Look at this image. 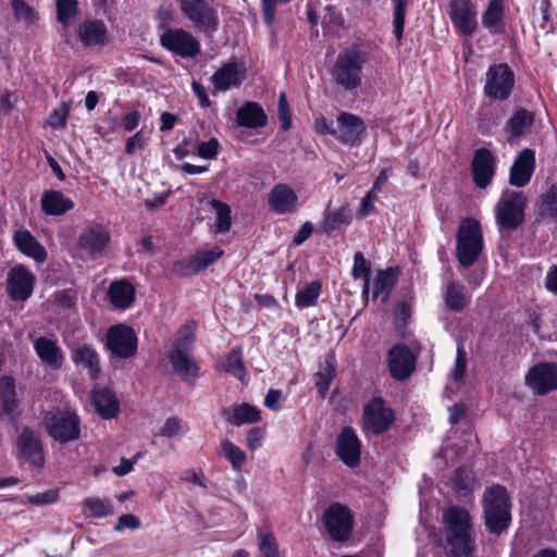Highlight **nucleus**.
Wrapping results in <instances>:
<instances>
[{"label":"nucleus","instance_id":"obj_1","mask_svg":"<svg viewBox=\"0 0 557 557\" xmlns=\"http://www.w3.org/2000/svg\"><path fill=\"white\" fill-rule=\"evenodd\" d=\"M442 522L446 557H473L476 540L470 512L463 507L450 506L443 511Z\"/></svg>","mask_w":557,"mask_h":557},{"label":"nucleus","instance_id":"obj_2","mask_svg":"<svg viewBox=\"0 0 557 557\" xmlns=\"http://www.w3.org/2000/svg\"><path fill=\"white\" fill-rule=\"evenodd\" d=\"M368 53L358 45L344 49L330 71L333 83L343 91H355L362 85V70Z\"/></svg>","mask_w":557,"mask_h":557},{"label":"nucleus","instance_id":"obj_3","mask_svg":"<svg viewBox=\"0 0 557 557\" xmlns=\"http://www.w3.org/2000/svg\"><path fill=\"white\" fill-rule=\"evenodd\" d=\"M456 258L465 267H472L480 258L484 248L481 224L473 218L460 221L456 235Z\"/></svg>","mask_w":557,"mask_h":557},{"label":"nucleus","instance_id":"obj_4","mask_svg":"<svg viewBox=\"0 0 557 557\" xmlns=\"http://www.w3.org/2000/svg\"><path fill=\"white\" fill-rule=\"evenodd\" d=\"M485 525L491 533L500 534L511 521L510 503L507 491L502 485L487 488L483 497Z\"/></svg>","mask_w":557,"mask_h":557},{"label":"nucleus","instance_id":"obj_5","mask_svg":"<svg viewBox=\"0 0 557 557\" xmlns=\"http://www.w3.org/2000/svg\"><path fill=\"white\" fill-rule=\"evenodd\" d=\"M180 11L191 26L211 37L220 25L218 4L214 0H176Z\"/></svg>","mask_w":557,"mask_h":557},{"label":"nucleus","instance_id":"obj_6","mask_svg":"<svg viewBox=\"0 0 557 557\" xmlns=\"http://www.w3.org/2000/svg\"><path fill=\"white\" fill-rule=\"evenodd\" d=\"M528 198L523 191L505 190L495 206L499 230L513 231L524 223Z\"/></svg>","mask_w":557,"mask_h":557},{"label":"nucleus","instance_id":"obj_7","mask_svg":"<svg viewBox=\"0 0 557 557\" xmlns=\"http://www.w3.org/2000/svg\"><path fill=\"white\" fill-rule=\"evenodd\" d=\"M515 87V74L507 63L491 65L485 74L484 95L493 100L509 98Z\"/></svg>","mask_w":557,"mask_h":557},{"label":"nucleus","instance_id":"obj_8","mask_svg":"<svg viewBox=\"0 0 557 557\" xmlns=\"http://www.w3.org/2000/svg\"><path fill=\"white\" fill-rule=\"evenodd\" d=\"M394 421L393 410L380 397L373 398L363 407L362 430L366 434H383L392 426Z\"/></svg>","mask_w":557,"mask_h":557},{"label":"nucleus","instance_id":"obj_9","mask_svg":"<svg viewBox=\"0 0 557 557\" xmlns=\"http://www.w3.org/2000/svg\"><path fill=\"white\" fill-rule=\"evenodd\" d=\"M161 46L184 59H191L199 54L200 42L188 30L183 28H166L160 36Z\"/></svg>","mask_w":557,"mask_h":557},{"label":"nucleus","instance_id":"obj_10","mask_svg":"<svg viewBox=\"0 0 557 557\" xmlns=\"http://www.w3.org/2000/svg\"><path fill=\"white\" fill-rule=\"evenodd\" d=\"M323 524L335 542H345L352 532V516L349 509L339 503H334L327 507L323 513Z\"/></svg>","mask_w":557,"mask_h":557},{"label":"nucleus","instance_id":"obj_11","mask_svg":"<svg viewBox=\"0 0 557 557\" xmlns=\"http://www.w3.org/2000/svg\"><path fill=\"white\" fill-rule=\"evenodd\" d=\"M525 385L535 395H547L557 389V363L539 362L531 367L524 377Z\"/></svg>","mask_w":557,"mask_h":557},{"label":"nucleus","instance_id":"obj_12","mask_svg":"<svg viewBox=\"0 0 557 557\" xmlns=\"http://www.w3.org/2000/svg\"><path fill=\"white\" fill-rule=\"evenodd\" d=\"M106 347L114 357L128 359L137 351V336L129 326L113 325L107 331Z\"/></svg>","mask_w":557,"mask_h":557},{"label":"nucleus","instance_id":"obj_13","mask_svg":"<svg viewBox=\"0 0 557 557\" xmlns=\"http://www.w3.org/2000/svg\"><path fill=\"white\" fill-rule=\"evenodd\" d=\"M448 15L453 25L463 36H471L478 27L476 8L471 0H450Z\"/></svg>","mask_w":557,"mask_h":557},{"label":"nucleus","instance_id":"obj_14","mask_svg":"<svg viewBox=\"0 0 557 557\" xmlns=\"http://www.w3.org/2000/svg\"><path fill=\"white\" fill-rule=\"evenodd\" d=\"M49 434L60 443H67L79 437V419L75 412L59 411L51 417Z\"/></svg>","mask_w":557,"mask_h":557},{"label":"nucleus","instance_id":"obj_15","mask_svg":"<svg viewBox=\"0 0 557 557\" xmlns=\"http://www.w3.org/2000/svg\"><path fill=\"white\" fill-rule=\"evenodd\" d=\"M367 126L356 114L342 112L337 116L335 137L344 145L359 146L366 135Z\"/></svg>","mask_w":557,"mask_h":557},{"label":"nucleus","instance_id":"obj_16","mask_svg":"<svg viewBox=\"0 0 557 557\" xmlns=\"http://www.w3.org/2000/svg\"><path fill=\"white\" fill-rule=\"evenodd\" d=\"M17 456L34 467H42L45 463L44 448L39 435L24 426L16 440Z\"/></svg>","mask_w":557,"mask_h":557},{"label":"nucleus","instance_id":"obj_17","mask_svg":"<svg viewBox=\"0 0 557 557\" xmlns=\"http://www.w3.org/2000/svg\"><path fill=\"white\" fill-rule=\"evenodd\" d=\"M35 276L24 265L18 264L11 269L8 275V293L14 301H25L34 289Z\"/></svg>","mask_w":557,"mask_h":557},{"label":"nucleus","instance_id":"obj_18","mask_svg":"<svg viewBox=\"0 0 557 557\" xmlns=\"http://www.w3.org/2000/svg\"><path fill=\"white\" fill-rule=\"evenodd\" d=\"M416 367V357L410 348L403 344L393 346L388 351L391 375L398 381L408 379Z\"/></svg>","mask_w":557,"mask_h":557},{"label":"nucleus","instance_id":"obj_19","mask_svg":"<svg viewBox=\"0 0 557 557\" xmlns=\"http://www.w3.org/2000/svg\"><path fill=\"white\" fill-rule=\"evenodd\" d=\"M110 239L109 231L101 225H96L84 230L78 235L77 246L88 259H95L106 249Z\"/></svg>","mask_w":557,"mask_h":557},{"label":"nucleus","instance_id":"obj_20","mask_svg":"<svg viewBox=\"0 0 557 557\" xmlns=\"http://www.w3.org/2000/svg\"><path fill=\"white\" fill-rule=\"evenodd\" d=\"M336 454L349 468H354L359 463L361 443L351 426H345L337 435Z\"/></svg>","mask_w":557,"mask_h":557},{"label":"nucleus","instance_id":"obj_21","mask_svg":"<svg viewBox=\"0 0 557 557\" xmlns=\"http://www.w3.org/2000/svg\"><path fill=\"white\" fill-rule=\"evenodd\" d=\"M495 158L493 153L486 148H479L475 150L472 162L471 171L473 182L479 188H486L495 174Z\"/></svg>","mask_w":557,"mask_h":557},{"label":"nucleus","instance_id":"obj_22","mask_svg":"<svg viewBox=\"0 0 557 557\" xmlns=\"http://www.w3.org/2000/svg\"><path fill=\"white\" fill-rule=\"evenodd\" d=\"M535 170V153L532 149L525 148L516 157L509 172V183L516 187H523L529 184Z\"/></svg>","mask_w":557,"mask_h":557},{"label":"nucleus","instance_id":"obj_23","mask_svg":"<svg viewBox=\"0 0 557 557\" xmlns=\"http://www.w3.org/2000/svg\"><path fill=\"white\" fill-rule=\"evenodd\" d=\"M245 78V67L231 61L223 64L211 77V82L218 91H226L238 87Z\"/></svg>","mask_w":557,"mask_h":557},{"label":"nucleus","instance_id":"obj_24","mask_svg":"<svg viewBox=\"0 0 557 557\" xmlns=\"http://www.w3.org/2000/svg\"><path fill=\"white\" fill-rule=\"evenodd\" d=\"M269 206L277 214L290 213L295 210L298 197L288 185L276 184L269 193Z\"/></svg>","mask_w":557,"mask_h":557},{"label":"nucleus","instance_id":"obj_25","mask_svg":"<svg viewBox=\"0 0 557 557\" xmlns=\"http://www.w3.org/2000/svg\"><path fill=\"white\" fill-rule=\"evenodd\" d=\"M77 36L86 47H101L108 40V29L100 20H86L78 25Z\"/></svg>","mask_w":557,"mask_h":557},{"label":"nucleus","instance_id":"obj_26","mask_svg":"<svg viewBox=\"0 0 557 557\" xmlns=\"http://www.w3.org/2000/svg\"><path fill=\"white\" fill-rule=\"evenodd\" d=\"M71 358L76 366H81L87 371L90 379L95 380L100 374L99 355L91 345H77L71 350Z\"/></svg>","mask_w":557,"mask_h":557},{"label":"nucleus","instance_id":"obj_27","mask_svg":"<svg viewBox=\"0 0 557 557\" xmlns=\"http://www.w3.org/2000/svg\"><path fill=\"white\" fill-rule=\"evenodd\" d=\"M34 348L40 360L51 369L58 370L62 367L64 356L57 341L47 337H38L34 342Z\"/></svg>","mask_w":557,"mask_h":557},{"label":"nucleus","instance_id":"obj_28","mask_svg":"<svg viewBox=\"0 0 557 557\" xmlns=\"http://www.w3.org/2000/svg\"><path fill=\"white\" fill-rule=\"evenodd\" d=\"M13 240L17 249L36 262L42 263L47 259L45 247L26 230H18L13 235Z\"/></svg>","mask_w":557,"mask_h":557},{"label":"nucleus","instance_id":"obj_29","mask_svg":"<svg viewBox=\"0 0 557 557\" xmlns=\"http://www.w3.org/2000/svg\"><path fill=\"white\" fill-rule=\"evenodd\" d=\"M91 400L96 411L103 419H112L120 411L115 395L108 388H94Z\"/></svg>","mask_w":557,"mask_h":557},{"label":"nucleus","instance_id":"obj_30","mask_svg":"<svg viewBox=\"0 0 557 557\" xmlns=\"http://www.w3.org/2000/svg\"><path fill=\"white\" fill-rule=\"evenodd\" d=\"M533 122V112L527 109L517 110L504 126V132L507 136V140L512 141L521 137L525 132H528L531 128Z\"/></svg>","mask_w":557,"mask_h":557},{"label":"nucleus","instance_id":"obj_31","mask_svg":"<svg viewBox=\"0 0 557 557\" xmlns=\"http://www.w3.org/2000/svg\"><path fill=\"white\" fill-rule=\"evenodd\" d=\"M223 418L233 425L256 423L261 419L260 410L249 404L235 405L222 410Z\"/></svg>","mask_w":557,"mask_h":557},{"label":"nucleus","instance_id":"obj_32","mask_svg":"<svg viewBox=\"0 0 557 557\" xmlns=\"http://www.w3.org/2000/svg\"><path fill=\"white\" fill-rule=\"evenodd\" d=\"M471 296L466 286L457 281L447 283L444 290L445 306L454 312H461L470 304Z\"/></svg>","mask_w":557,"mask_h":557},{"label":"nucleus","instance_id":"obj_33","mask_svg":"<svg viewBox=\"0 0 557 557\" xmlns=\"http://www.w3.org/2000/svg\"><path fill=\"white\" fill-rule=\"evenodd\" d=\"M73 207L74 202L60 190L49 189L41 196V208L48 215H62Z\"/></svg>","mask_w":557,"mask_h":557},{"label":"nucleus","instance_id":"obj_34","mask_svg":"<svg viewBox=\"0 0 557 557\" xmlns=\"http://www.w3.org/2000/svg\"><path fill=\"white\" fill-rule=\"evenodd\" d=\"M264 110L257 102H246L237 110V123L248 128H259L267 124Z\"/></svg>","mask_w":557,"mask_h":557},{"label":"nucleus","instance_id":"obj_35","mask_svg":"<svg viewBox=\"0 0 557 557\" xmlns=\"http://www.w3.org/2000/svg\"><path fill=\"white\" fill-rule=\"evenodd\" d=\"M17 406L14 380L10 376H2L0 379V416H7L10 420H14Z\"/></svg>","mask_w":557,"mask_h":557},{"label":"nucleus","instance_id":"obj_36","mask_svg":"<svg viewBox=\"0 0 557 557\" xmlns=\"http://www.w3.org/2000/svg\"><path fill=\"white\" fill-rule=\"evenodd\" d=\"M108 294L112 305L121 309L129 307L135 299V288L125 280L111 283Z\"/></svg>","mask_w":557,"mask_h":557},{"label":"nucleus","instance_id":"obj_37","mask_svg":"<svg viewBox=\"0 0 557 557\" xmlns=\"http://www.w3.org/2000/svg\"><path fill=\"white\" fill-rule=\"evenodd\" d=\"M170 361L174 371L185 381H189L197 375L198 367L188 351L182 348H174L170 355Z\"/></svg>","mask_w":557,"mask_h":557},{"label":"nucleus","instance_id":"obj_38","mask_svg":"<svg viewBox=\"0 0 557 557\" xmlns=\"http://www.w3.org/2000/svg\"><path fill=\"white\" fill-rule=\"evenodd\" d=\"M504 7L502 0H490L482 15V25L493 34L503 29Z\"/></svg>","mask_w":557,"mask_h":557},{"label":"nucleus","instance_id":"obj_39","mask_svg":"<svg viewBox=\"0 0 557 557\" xmlns=\"http://www.w3.org/2000/svg\"><path fill=\"white\" fill-rule=\"evenodd\" d=\"M83 513L90 518H104L114 512L113 504L109 498L87 497L83 502Z\"/></svg>","mask_w":557,"mask_h":557},{"label":"nucleus","instance_id":"obj_40","mask_svg":"<svg viewBox=\"0 0 557 557\" xmlns=\"http://www.w3.org/2000/svg\"><path fill=\"white\" fill-rule=\"evenodd\" d=\"M539 215L546 219L557 220V184L541 196L537 203Z\"/></svg>","mask_w":557,"mask_h":557},{"label":"nucleus","instance_id":"obj_41","mask_svg":"<svg viewBox=\"0 0 557 557\" xmlns=\"http://www.w3.org/2000/svg\"><path fill=\"white\" fill-rule=\"evenodd\" d=\"M11 7L18 23L30 26L38 20V12L26 0H11Z\"/></svg>","mask_w":557,"mask_h":557},{"label":"nucleus","instance_id":"obj_42","mask_svg":"<svg viewBox=\"0 0 557 557\" xmlns=\"http://www.w3.org/2000/svg\"><path fill=\"white\" fill-rule=\"evenodd\" d=\"M223 369L239 381H244L246 369L243 361L242 350L239 348H234L226 355L223 361Z\"/></svg>","mask_w":557,"mask_h":557},{"label":"nucleus","instance_id":"obj_43","mask_svg":"<svg viewBox=\"0 0 557 557\" xmlns=\"http://www.w3.org/2000/svg\"><path fill=\"white\" fill-rule=\"evenodd\" d=\"M479 486L474 472L468 468H459L455 473L454 488L461 495H468Z\"/></svg>","mask_w":557,"mask_h":557},{"label":"nucleus","instance_id":"obj_44","mask_svg":"<svg viewBox=\"0 0 557 557\" xmlns=\"http://www.w3.org/2000/svg\"><path fill=\"white\" fill-rule=\"evenodd\" d=\"M370 271L371 265L370 262L364 258L363 253L360 251H357L354 256V267L351 270V275L355 278L363 277V289L362 294L363 296L368 297L369 289H370Z\"/></svg>","mask_w":557,"mask_h":557},{"label":"nucleus","instance_id":"obj_45","mask_svg":"<svg viewBox=\"0 0 557 557\" xmlns=\"http://www.w3.org/2000/svg\"><path fill=\"white\" fill-rule=\"evenodd\" d=\"M221 453L235 470H239L246 463V453L227 440L221 442Z\"/></svg>","mask_w":557,"mask_h":557},{"label":"nucleus","instance_id":"obj_46","mask_svg":"<svg viewBox=\"0 0 557 557\" xmlns=\"http://www.w3.org/2000/svg\"><path fill=\"white\" fill-rule=\"evenodd\" d=\"M350 218V212L347 206H343L335 211H329L324 215V220L321 225V230L325 233H330L342 224L347 223Z\"/></svg>","mask_w":557,"mask_h":557},{"label":"nucleus","instance_id":"obj_47","mask_svg":"<svg viewBox=\"0 0 557 557\" xmlns=\"http://www.w3.org/2000/svg\"><path fill=\"white\" fill-rule=\"evenodd\" d=\"M321 283L313 281L296 294L295 304L298 308L311 307L321 294Z\"/></svg>","mask_w":557,"mask_h":557},{"label":"nucleus","instance_id":"obj_48","mask_svg":"<svg viewBox=\"0 0 557 557\" xmlns=\"http://www.w3.org/2000/svg\"><path fill=\"white\" fill-rule=\"evenodd\" d=\"M211 207L215 210V232L216 233H225L230 231L232 219H231V208L228 205L213 199L211 202Z\"/></svg>","mask_w":557,"mask_h":557},{"label":"nucleus","instance_id":"obj_49","mask_svg":"<svg viewBox=\"0 0 557 557\" xmlns=\"http://www.w3.org/2000/svg\"><path fill=\"white\" fill-rule=\"evenodd\" d=\"M336 369L335 367L326 361L324 366L320 367L317 373L315 387L322 398H324L329 392L331 382L335 379Z\"/></svg>","mask_w":557,"mask_h":557},{"label":"nucleus","instance_id":"obj_50","mask_svg":"<svg viewBox=\"0 0 557 557\" xmlns=\"http://www.w3.org/2000/svg\"><path fill=\"white\" fill-rule=\"evenodd\" d=\"M77 11V0H57V18L64 27L71 25Z\"/></svg>","mask_w":557,"mask_h":557},{"label":"nucleus","instance_id":"obj_51","mask_svg":"<svg viewBox=\"0 0 557 557\" xmlns=\"http://www.w3.org/2000/svg\"><path fill=\"white\" fill-rule=\"evenodd\" d=\"M395 284L394 270L392 268L379 271L374 280L373 298L375 299L380 294L385 293V298L388 296L393 285Z\"/></svg>","mask_w":557,"mask_h":557},{"label":"nucleus","instance_id":"obj_52","mask_svg":"<svg viewBox=\"0 0 557 557\" xmlns=\"http://www.w3.org/2000/svg\"><path fill=\"white\" fill-rule=\"evenodd\" d=\"M394 4V29L398 40L401 39L406 15V0H393Z\"/></svg>","mask_w":557,"mask_h":557},{"label":"nucleus","instance_id":"obj_53","mask_svg":"<svg viewBox=\"0 0 557 557\" xmlns=\"http://www.w3.org/2000/svg\"><path fill=\"white\" fill-rule=\"evenodd\" d=\"M259 549L261 557H280L275 537L270 533L259 534Z\"/></svg>","mask_w":557,"mask_h":557},{"label":"nucleus","instance_id":"obj_54","mask_svg":"<svg viewBox=\"0 0 557 557\" xmlns=\"http://www.w3.org/2000/svg\"><path fill=\"white\" fill-rule=\"evenodd\" d=\"M172 273L177 276H190L199 273L195 256L174 262Z\"/></svg>","mask_w":557,"mask_h":557},{"label":"nucleus","instance_id":"obj_55","mask_svg":"<svg viewBox=\"0 0 557 557\" xmlns=\"http://www.w3.org/2000/svg\"><path fill=\"white\" fill-rule=\"evenodd\" d=\"M222 255L223 251L221 249L198 251L195 255V259L199 272L206 270L211 264H213Z\"/></svg>","mask_w":557,"mask_h":557},{"label":"nucleus","instance_id":"obj_56","mask_svg":"<svg viewBox=\"0 0 557 557\" xmlns=\"http://www.w3.org/2000/svg\"><path fill=\"white\" fill-rule=\"evenodd\" d=\"M292 0H261V8L263 14V21L268 26H271L274 23L276 15V7L281 4H286Z\"/></svg>","mask_w":557,"mask_h":557},{"label":"nucleus","instance_id":"obj_57","mask_svg":"<svg viewBox=\"0 0 557 557\" xmlns=\"http://www.w3.org/2000/svg\"><path fill=\"white\" fill-rule=\"evenodd\" d=\"M278 117L281 121V126L284 131H287L292 126V114L289 111V106L287 101V97L285 92H281L278 96Z\"/></svg>","mask_w":557,"mask_h":557},{"label":"nucleus","instance_id":"obj_58","mask_svg":"<svg viewBox=\"0 0 557 557\" xmlns=\"http://www.w3.org/2000/svg\"><path fill=\"white\" fill-rule=\"evenodd\" d=\"M70 113V107L62 103L59 108L54 109L48 119V123L53 128H63L66 124V119Z\"/></svg>","mask_w":557,"mask_h":557},{"label":"nucleus","instance_id":"obj_59","mask_svg":"<svg viewBox=\"0 0 557 557\" xmlns=\"http://www.w3.org/2000/svg\"><path fill=\"white\" fill-rule=\"evenodd\" d=\"M59 499V492L57 490H47L41 493H36L28 496L27 500L34 506H45L55 503Z\"/></svg>","mask_w":557,"mask_h":557},{"label":"nucleus","instance_id":"obj_60","mask_svg":"<svg viewBox=\"0 0 557 557\" xmlns=\"http://www.w3.org/2000/svg\"><path fill=\"white\" fill-rule=\"evenodd\" d=\"M467 369V352L462 345H458L455 367L453 369V376L456 381L461 380L465 376Z\"/></svg>","mask_w":557,"mask_h":557},{"label":"nucleus","instance_id":"obj_61","mask_svg":"<svg viewBox=\"0 0 557 557\" xmlns=\"http://www.w3.org/2000/svg\"><path fill=\"white\" fill-rule=\"evenodd\" d=\"M195 341V330L189 325H184L177 333V341L174 348H182L187 351Z\"/></svg>","mask_w":557,"mask_h":557},{"label":"nucleus","instance_id":"obj_62","mask_svg":"<svg viewBox=\"0 0 557 557\" xmlns=\"http://www.w3.org/2000/svg\"><path fill=\"white\" fill-rule=\"evenodd\" d=\"M219 141L215 138L202 141L198 145L197 154L207 160L214 159L219 152Z\"/></svg>","mask_w":557,"mask_h":557},{"label":"nucleus","instance_id":"obj_63","mask_svg":"<svg viewBox=\"0 0 557 557\" xmlns=\"http://www.w3.org/2000/svg\"><path fill=\"white\" fill-rule=\"evenodd\" d=\"M125 528L137 530L140 528V520L132 513L122 515L119 517L117 523L114 525V531L121 532Z\"/></svg>","mask_w":557,"mask_h":557},{"label":"nucleus","instance_id":"obj_64","mask_svg":"<svg viewBox=\"0 0 557 557\" xmlns=\"http://www.w3.org/2000/svg\"><path fill=\"white\" fill-rule=\"evenodd\" d=\"M146 139L141 131H138L132 137H129L125 145V152L127 154H135L137 151L145 147Z\"/></svg>","mask_w":557,"mask_h":557}]
</instances>
